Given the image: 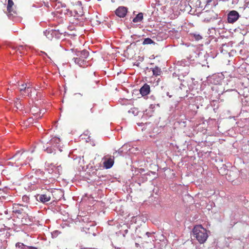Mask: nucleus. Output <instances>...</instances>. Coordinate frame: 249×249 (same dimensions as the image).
I'll use <instances>...</instances> for the list:
<instances>
[{
	"mask_svg": "<svg viewBox=\"0 0 249 249\" xmlns=\"http://www.w3.org/2000/svg\"><path fill=\"white\" fill-rule=\"evenodd\" d=\"M194 237L200 244H204L209 237V232L201 225H197L194 226L192 230Z\"/></svg>",
	"mask_w": 249,
	"mask_h": 249,
	"instance_id": "nucleus-1",
	"label": "nucleus"
},
{
	"mask_svg": "<svg viewBox=\"0 0 249 249\" xmlns=\"http://www.w3.org/2000/svg\"><path fill=\"white\" fill-rule=\"evenodd\" d=\"M60 142V140L59 138L54 137H53L50 141V144L54 145V147L52 149V148H48L46 149V150L50 152V153H52L54 155H63V154H68V156L70 155V153L68 152V151L66 148L63 147H59V145L57 146V144H58Z\"/></svg>",
	"mask_w": 249,
	"mask_h": 249,
	"instance_id": "nucleus-2",
	"label": "nucleus"
},
{
	"mask_svg": "<svg viewBox=\"0 0 249 249\" xmlns=\"http://www.w3.org/2000/svg\"><path fill=\"white\" fill-rule=\"evenodd\" d=\"M89 55V53L88 51L84 50L81 52H78L76 53L77 57H74L73 60L75 64L82 67H86L89 65L87 61Z\"/></svg>",
	"mask_w": 249,
	"mask_h": 249,
	"instance_id": "nucleus-3",
	"label": "nucleus"
},
{
	"mask_svg": "<svg viewBox=\"0 0 249 249\" xmlns=\"http://www.w3.org/2000/svg\"><path fill=\"white\" fill-rule=\"evenodd\" d=\"M138 149L137 147H130V146L127 144H124L118 151H116L113 153L114 155L130 156L131 155L138 154Z\"/></svg>",
	"mask_w": 249,
	"mask_h": 249,
	"instance_id": "nucleus-4",
	"label": "nucleus"
},
{
	"mask_svg": "<svg viewBox=\"0 0 249 249\" xmlns=\"http://www.w3.org/2000/svg\"><path fill=\"white\" fill-rule=\"evenodd\" d=\"M13 212L17 214H24L26 210L28 209L27 205L19 204H14L13 206Z\"/></svg>",
	"mask_w": 249,
	"mask_h": 249,
	"instance_id": "nucleus-5",
	"label": "nucleus"
},
{
	"mask_svg": "<svg viewBox=\"0 0 249 249\" xmlns=\"http://www.w3.org/2000/svg\"><path fill=\"white\" fill-rule=\"evenodd\" d=\"M239 18V14L236 11H231L228 15V21L230 23H233L237 21Z\"/></svg>",
	"mask_w": 249,
	"mask_h": 249,
	"instance_id": "nucleus-6",
	"label": "nucleus"
},
{
	"mask_svg": "<svg viewBox=\"0 0 249 249\" xmlns=\"http://www.w3.org/2000/svg\"><path fill=\"white\" fill-rule=\"evenodd\" d=\"M34 221V217L27 213L24 214L21 218V223L23 225H31Z\"/></svg>",
	"mask_w": 249,
	"mask_h": 249,
	"instance_id": "nucleus-7",
	"label": "nucleus"
},
{
	"mask_svg": "<svg viewBox=\"0 0 249 249\" xmlns=\"http://www.w3.org/2000/svg\"><path fill=\"white\" fill-rule=\"evenodd\" d=\"M104 167L106 169L110 168L113 165L114 161V159L104 157L102 159Z\"/></svg>",
	"mask_w": 249,
	"mask_h": 249,
	"instance_id": "nucleus-8",
	"label": "nucleus"
},
{
	"mask_svg": "<svg viewBox=\"0 0 249 249\" xmlns=\"http://www.w3.org/2000/svg\"><path fill=\"white\" fill-rule=\"evenodd\" d=\"M127 13V8L124 6H120L115 11L116 15L120 18H124Z\"/></svg>",
	"mask_w": 249,
	"mask_h": 249,
	"instance_id": "nucleus-9",
	"label": "nucleus"
},
{
	"mask_svg": "<svg viewBox=\"0 0 249 249\" xmlns=\"http://www.w3.org/2000/svg\"><path fill=\"white\" fill-rule=\"evenodd\" d=\"M39 200L42 202L45 203L51 200V194L50 193L45 194L38 195Z\"/></svg>",
	"mask_w": 249,
	"mask_h": 249,
	"instance_id": "nucleus-10",
	"label": "nucleus"
},
{
	"mask_svg": "<svg viewBox=\"0 0 249 249\" xmlns=\"http://www.w3.org/2000/svg\"><path fill=\"white\" fill-rule=\"evenodd\" d=\"M150 91V86L147 84H145L140 89V93L143 96L148 95Z\"/></svg>",
	"mask_w": 249,
	"mask_h": 249,
	"instance_id": "nucleus-11",
	"label": "nucleus"
},
{
	"mask_svg": "<svg viewBox=\"0 0 249 249\" xmlns=\"http://www.w3.org/2000/svg\"><path fill=\"white\" fill-rule=\"evenodd\" d=\"M14 5V2L12 0H8V4H7V11L9 13L12 14V13L15 14L16 11H15L13 9V6Z\"/></svg>",
	"mask_w": 249,
	"mask_h": 249,
	"instance_id": "nucleus-12",
	"label": "nucleus"
},
{
	"mask_svg": "<svg viewBox=\"0 0 249 249\" xmlns=\"http://www.w3.org/2000/svg\"><path fill=\"white\" fill-rule=\"evenodd\" d=\"M30 88V83H25L20 86L19 91L21 93L23 92H26V90H29Z\"/></svg>",
	"mask_w": 249,
	"mask_h": 249,
	"instance_id": "nucleus-13",
	"label": "nucleus"
},
{
	"mask_svg": "<svg viewBox=\"0 0 249 249\" xmlns=\"http://www.w3.org/2000/svg\"><path fill=\"white\" fill-rule=\"evenodd\" d=\"M143 19V14L142 13H139L136 17L133 18V21L134 22H139L142 20Z\"/></svg>",
	"mask_w": 249,
	"mask_h": 249,
	"instance_id": "nucleus-14",
	"label": "nucleus"
},
{
	"mask_svg": "<svg viewBox=\"0 0 249 249\" xmlns=\"http://www.w3.org/2000/svg\"><path fill=\"white\" fill-rule=\"evenodd\" d=\"M153 75L158 76L160 75L161 74V70L160 69L158 68V67H156L152 70Z\"/></svg>",
	"mask_w": 249,
	"mask_h": 249,
	"instance_id": "nucleus-15",
	"label": "nucleus"
},
{
	"mask_svg": "<svg viewBox=\"0 0 249 249\" xmlns=\"http://www.w3.org/2000/svg\"><path fill=\"white\" fill-rule=\"evenodd\" d=\"M155 44V43L154 41H153L151 38H146L144 39L142 44L143 45H148V44Z\"/></svg>",
	"mask_w": 249,
	"mask_h": 249,
	"instance_id": "nucleus-16",
	"label": "nucleus"
},
{
	"mask_svg": "<svg viewBox=\"0 0 249 249\" xmlns=\"http://www.w3.org/2000/svg\"><path fill=\"white\" fill-rule=\"evenodd\" d=\"M32 85L30 84V88L29 90H26V92H23V93H21V94L22 95L25 96H30L31 95V94L32 93Z\"/></svg>",
	"mask_w": 249,
	"mask_h": 249,
	"instance_id": "nucleus-17",
	"label": "nucleus"
},
{
	"mask_svg": "<svg viewBox=\"0 0 249 249\" xmlns=\"http://www.w3.org/2000/svg\"><path fill=\"white\" fill-rule=\"evenodd\" d=\"M16 246L18 249H22V248L27 249V246L21 243H17Z\"/></svg>",
	"mask_w": 249,
	"mask_h": 249,
	"instance_id": "nucleus-18",
	"label": "nucleus"
},
{
	"mask_svg": "<svg viewBox=\"0 0 249 249\" xmlns=\"http://www.w3.org/2000/svg\"><path fill=\"white\" fill-rule=\"evenodd\" d=\"M15 106L17 109H21L22 107L21 104L19 101V99H17V101L15 102Z\"/></svg>",
	"mask_w": 249,
	"mask_h": 249,
	"instance_id": "nucleus-19",
	"label": "nucleus"
},
{
	"mask_svg": "<svg viewBox=\"0 0 249 249\" xmlns=\"http://www.w3.org/2000/svg\"><path fill=\"white\" fill-rule=\"evenodd\" d=\"M25 152V151H24L23 149H21L19 151H17L14 156H21L24 154Z\"/></svg>",
	"mask_w": 249,
	"mask_h": 249,
	"instance_id": "nucleus-20",
	"label": "nucleus"
},
{
	"mask_svg": "<svg viewBox=\"0 0 249 249\" xmlns=\"http://www.w3.org/2000/svg\"><path fill=\"white\" fill-rule=\"evenodd\" d=\"M88 139L89 140L88 141H86L87 142H90V143L91 144L92 146H95L96 145V142H95V141L94 140H91V139H90V137H89L88 138Z\"/></svg>",
	"mask_w": 249,
	"mask_h": 249,
	"instance_id": "nucleus-21",
	"label": "nucleus"
},
{
	"mask_svg": "<svg viewBox=\"0 0 249 249\" xmlns=\"http://www.w3.org/2000/svg\"><path fill=\"white\" fill-rule=\"evenodd\" d=\"M29 197L26 195H24L22 196V200L24 202L28 203L29 202Z\"/></svg>",
	"mask_w": 249,
	"mask_h": 249,
	"instance_id": "nucleus-22",
	"label": "nucleus"
},
{
	"mask_svg": "<svg viewBox=\"0 0 249 249\" xmlns=\"http://www.w3.org/2000/svg\"><path fill=\"white\" fill-rule=\"evenodd\" d=\"M195 37L196 40H200L202 38L201 36H200L199 35H195Z\"/></svg>",
	"mask_w": 249,
	"mask_h": 249,
	"instance_id": "nucleus-23",
	"label": "nucleus"
},
{
	"mask_svg": "<svg viewBox=\"0 0 249 249\" xmlns=\"http://www.w3.org/2000/svg\"><path fill=\"white\" fill-rule=\"evenodd\" d=\"M82 96V95L80 93H76L74 94L75 98H79L81 97Z\"/></svg>",
	"mask_w": 249,
	"mask_h": 249,
	"instance_id": "nucleus-24",
	"label": "nucleus"
},
{
	"mask_svg": "<svg viewBox=\"0 0 249 249\" xmlns=\"http://www.w3.org/2000/svg\"><path fill=\"white\" fill-rule=\"evenodd\" d=\"M50 31H47V30H46V31L44 32V34H45V35H46V36H47V34H49L50 33Z\"/></svg>",
	"mask_w": 249,
	"mask_h": 249,
	"instance_id": "nucleus-25",
	"label": "nucleus"
},
{
	"mask_svg": "<svg viewBox=\"0 0 249 249\" xmlns=\"http://www.w3.org/2000/svg\"><path fill=\"white\" fill-rule=\"evenodd\" d=\"M29 249H37L36 248H34V247H30Z\"/></svg>",
	"mask_w": 249,
	"mask_h": 249,
	"instance_id": "nucleus-26",
	"label": "nucleus"
},
{
	"mask_svg": "<svg viewBox=\"0 0 249 249\" xmlns=\"http://www.w3.org/2000/svg\"><path fill=\"white\" fill-rule=\"evenodd\" d=\"M72 23H74V21L73 20V21L72 22Z\"/></svg>",
	"mask_w": 249,
	"mask_h": 249,
	"instance_id": "nucleus-27",
	"label": "nucleus"
}]
</instances>
